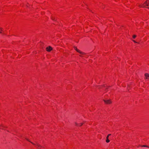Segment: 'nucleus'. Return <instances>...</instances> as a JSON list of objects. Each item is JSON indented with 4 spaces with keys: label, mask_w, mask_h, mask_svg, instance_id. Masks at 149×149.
Segmentation results:
<instances>
[{
    "label": "nucleus",
    "mask_w": 149,
    "mask_h": 149,
    "mask_svg": "<svg viewBox=\"0 0 149 149\" xmlns=\"http://www.w3.org/2000/svg\"><path fill=\"white\" fill-rule=\"evenodd\" d=\"M146 6H149L147 8L149 9V1L148 0H147L143 3V5L141 6V5H139V6L143 8L146 7Z\"/></svg>",
    "instance_id": "obj_1"
},
{
    "label": "nucleus",
    "mask_w": 149,
    "mask_h": 149,
    "mask_svg": "<svg viewBox=\"0 0 149 149\" xmlns=\"http://www.w3.org/2000/svg\"><path fill=\"white\" fill-rule=\"evenodd\" d=\"M74 49L78 52L80 54L82 55H84L85 54V53H84V52H81V51H80V50H79V49H77V47H74Z\"/></svg>",
    "instance_id": "obj_2"
},
{
    "label": "nucleus",
    "mask_w": 149,
    "mask_h": 149,
    "mask_svg": "<svg viewBox=\"0 0 149 149\" xmlns=\"http://www.w3.org/2000/svg\"><path fill=\"white\" fill-rule=\"evenodd\" d=\"M103 101L104 102L107 104H109L111 103V101L110 100H103Z\"/></svg>",
    "instance_id": "obj_3"
},
{
    "label": "nucleus",
    "mask_w": 149,
    "mask_h": 149,
    "mask_svg": "<svg viewBox=\"0 0 149 149\" xmlns=\"http://www.w3.org/2000/svg\"><path fill=\"white\" fill-rule=\"evenodd\" d=\"M52 49V48L50 46H49L46 48V50L48 52H50Z\"/></svg>",
    "instance_id": "obj_4"
},
{
    "label": "nucleus",
    "mask_w": 149,
    "mask_h": 149,
    "mask_svg": "<svg viewBox=\"0 0 149 149\" xmlns=\"http://www.w3.org/2000/svg\"><path fill=\"white\" fill-rule=\"evenodd\" d=\"M145 79H149V74L148 73H146L145 74Z\"/></svg>",
    "instance_id": "obj_5"
},
{
    "label": "nucleus",
    "mask_w": 149,
    "mask_h": 149,
    "mask_svg": "<svg viewBox=\"0 0 149 149\" xmlns=\"http://www.w3.org/2000/svg\"><path fill=\"white\" fill-rule=\"evenodd\" d=\"M111 135V134H109L107 136V137H106L107 140H106V142L107 143H109L110 141V140L109 139H108V138H109V136H110Z\"/></svg>",
    "instance_id": "obj_6"
},
{
    "label": "nucleus",
    "mask_w": 149,
    "mask_h": 149,
    "mask_svg": "<svg viewBox=\"0 0 149 149\" xmlns=\"http://www.w3.org/2000/svg\"><path fill=\"white\" fill-rule=\"evenodd\" d=\"M83 124V123H80V125H79L77 123H76V122L75 123V124L76 125H77V126H81Z\"/></svg>",
    "instance_id": "obj_7"
},
{
    "label": "nucleus",
    "mask_w": 149,
    "mask_h": 149,
    "mask_svg": "<svg viewBox=\"0 0 149 149\" xmlns=\"http://www.w3.org/2000/svg\"><path fill=\"white\" fill-rule=\"evenodd\" d=\"M36 145L38 147V149H39V147H41L40 145L37 142H36Z\"/></svg>",
    "instance_id": "obj_8"
},
{
    "label": "nucleus",
    "mask_w": 149,
    "mask_h": 149,
    "mask_svg": "<svg viewBox=\"0 0 149 149\" xmlns=\"http://www.w3.org/2000/svg\"><path fill=\"white\" fill-rule=\"evenodd\" d=\"M26 139L28 141L30 142L31 143H32V144L34 145H35V144H34V143H33L31 142L30 140H29L28 139L26 138Z\"/></svg>",
    "instance_id": "obj_9"
},
{
    "label": "nucleus",
    "mask_w": 149,
    "mask_h": 149,
    "mask_svg": "<svg viewBox=\"0 0 149 149\" xmlns=\"http://www.w3.org/2000/svg\"><path fill=\"white\" fill-rule=\"evenodd\" d=\"M142 147H147V148H149V147L146 145H143L142 146Z\"/></svg>",
    "instance_id": "obj_10"
},
{
    "label": "nucleus",
    "mask_w": 149,
    "mask_h": 149,
    "mask_svg": "<svg viewBox=\"0 0 149 149\" xmlns=\"http://www.w3.org/2000/svg\"><path fill=\"white\" fill-rule=\"evenodd\" d=\"M136 37V36L135 35H133V38L134 39Z\"/></svg>",
    "instance_id": "obj_11"
},
{
    "label": "nucleus",
    "mask_w": 149,
    "mask_h": 149,
    "mask_svg": "<svg viewBox=\"0 0 149 149\" xmlns=\"http://www.w3.org/2000/svg\"><path fill=\"white\" fill-rule=\"evenodd\" d=\"M1 126H2V127H4V128H7V127H4V126H3L2 125H1Z\"/></svg>",
    "instance_id": "obj_12"
},
{
    "label": "nucleus",
    "mask_w": 149,
    "mask_h": 149,
    "mask_svg": "<svg viewBox=\"0 0 149 149\" xmlns=\"http://www.w3.org/2000/svg\"><path fill=\"white\" fill-rule=\"evenodd\" d=\"M52 19L53 20H54V18L53 17H52Z\"/></svg>",
    "instance_id": "obj_13"
},
{
    "label": "nucleus",
    "mask_w": 149,
    "mask_h": 149,
    "mask_svg": "<svg viewBox=\"0 0 149 149\" xmlns=\"http://www.w3.org/2000/svg\"><path fill=\"white\" fill-rule=\"evenodd\" d=\"M0 31H3L2 29L1 28V29H0Z\"/></svg>",
    "instance_id": "obj_14"
},
{
    "label": "nucleus",
    "mask_w": 149,
    "mask_h": 149,
    "mask_svg": "<svg viewBox=\"0 0 149 149\" xmlns=\"http://www.w3.org/2000/svg\"><path fill=\"white\" fill-rule=\"evenodd\" d=\"M133 41L135 43H137V42L134 40H133Z\"/></svg>",
    "instance_id": "obj_15"
},
{
    "label": "nucleus",
    "mask_w": 149,
    "mask_h": 149,
    "mask_svg": "<svg viewBox=\"0 0 149 149\" xmlns=\"http://www.w3.org/2000/svg\"><path fill=\"white\" fill-rule=\"evenodd\" d=\"M80 56H81V57H82V55H80Z\"/></svg>",
    "instance_id": "obj_16"
}]
</instances>
